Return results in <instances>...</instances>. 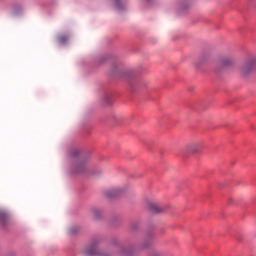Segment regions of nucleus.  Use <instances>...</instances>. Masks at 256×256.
<instances>
[{
	"instance_id": "1",
	"label": "nucleus",
	"mask_w": 256,
	"mask_h": 256,
	"mask_svg": "<svg viewBox=\"0 0 256 256\" xmlns=\"http://www.w3.org/2000/svg\"><path fill=\"white\" fill-rule=\"evenodd\" d=\"M256 69V58L251 57L244 61V63L238 68V71L242 77H247L253 73Z\"/></svg>"
},
{
	"instance_id": "2",
	"label": "nucleus",
	"mask_w": 256,
	"mask_h": 256,
	"mask_svg": "<svg viewBox=\"0 0 256 256\" xmlns=\"http://www.w3.org/2000/svg\"><path fill=\"white\" fill-rule=\"evenodd\" d=\"M87 171V162L83 158H78L73 165L72 172L81 175Z\"/></svg>"
},
{
	"instance_id": "3",
	"label": "nucleus",
	"mask_w": 256,
	"mask_h": 256,
	"mask_svg": "<svg viewBox=\"0 0 256 256\" xmlns=\"http://www.w3.org/2000/svg\"><path fill=\"white\" fill-rule=\"evenodd\" d=\"M85 255L91 256V255H97V246L92 245L84 250Z\"/></svg>"
},
{
	"instance_id": "4",
	"label": "nucleus",
	"mask_w": 256,
	"mask_h": 256,
	"mask_svg": "<svg viewBox=\"0 0 256 256\" xmlns=\"http://www.w3.org/2000/svg\"><path fill=\"white\" fill-rule=\"evenodd\" d=\"M219 65L221 67H229V65H233V59L228 57L222 58L219 62Z\"/></svg>"
},
{
	"instance_id": "5",
	"label": "nucleus",
	"mask_w": 256,
	"mask_h": 256,
	"mask_svg": "<svg viewBox=\"0 0 256 256\" xmlns=\"http://www.w3.org/2000/svg\"><path fill=\"white\" fill-rule=\"evenodd\" d=\"M118 193H121V189L113 188V189L108 190L106 195H107V197H117Z\"/></svg>"
},
{
	"instance_id": "6",
	"label": "nucleus",
	"mask_w": 256,
	"mask_h": 256,
	"mask_svg": "<svg viewBox=\"0 0 256 256\" xmlns=\"http://www.w3.org/2000/svg\"><path fill=\"white\" fill-rule=\"evenodd\" d=\"M0 219H1L2 223H5V221H7V219H9V214H7L5 212H1Z\"/></svg>"
},
{
	"instance_id": "7",
	"label": "nucleus",
	"mask_w": 256,
	"mask_h": 256,
	"mask_svg": "<svg viewBox=\"0 0 256 256\" xmlns=\"http://www.w3.org/2000/svg\"><path fill=\"white\" fill-rule=\"evenodd\" d=\"M187 149L190 153H197V145H190Z\"/></svg>"
},
{
	"instance_id": "8",
	"label": "nucleus",
	"mask_w": 256,
	"mask_h": 256,
	"mask_svg": "<svg viewBox=\"0 0 256 256\" xmlns=\"http://www.w3.org/2000/svg\"><path fill=\"white\" fill-rule=\"evenodd\" d=\"M59 41H60L61 43H66V42H67V36H61V37L59 38Z\"/></svg>"
},
{
	"instance_id": "9",
	"label": "nucleus",
	"mask_w": 256,
	"mask_h": 256,
	"mask_svg": "<svg viewBox=\"0 0 256 256\" xmlns=\"http://www.w3.org/2000/svg\"><path fill=\"white\" fill-rule=\"evenodd\" d=\"M92 213H93V215H94V217L97 219V217H99V210H97V209H94L93 211H92Z\"/></svg>"
},
{
	"instance_id": "10",
	"label": "nucleus",
	"mask_w": 256,
	"mask_h": 256,
	"mask_svg": "<svg viewBox=\"0 0 256 256\" xmlns=\"http://www.w3.org/2000/svg\"><path fill=\"white\" fill-rule=\"evenodd\" d=\"M152 209L155 213H159V208L157 207V205H152Z\"/></svg>"
},
{
	"instance_id": "11",
	"label": "nucleus",
	"mask_w": 256,
	"mask_h": 256,
	"mask_svg": "<svg viewBox=\"0 0 256 256\" xmlns=\"http://www.w3.org/2000/svg\"><path fill=\"white\" fill-rule=\"evenodd\" d=\"M105 105H109V96H105Z\"/></svg>"
},
{
	"instance_id": "12",
	"label": "nucleus",
	"mask_w": 256,
	"mask_h": 256,
	"mask_svg": "<svg viewBox=\"0 0 256 256\" xmlns=\"http://www.w3.org/2000/svg\"><path fill=\"white\" fill-rule=\"evenodd\" d=\"M79 155V152L78 151H74L73 153H72V157H77Z\"/></svg>"
},
{
	"instance_id": "13",
	"label": "nucleus",
	"mask_w": 256,
	"mask_h": 256,
	"mask_svg": "<svg viewBox=\"0 0 256 256\" xmlns=\"http://www.w3.org/2000/svg\"><path fill=\"white\" fill-rule=\"evenodd\" d=\"M116 3H118V0H114Z\"/></svg>"
}]
</instances>
